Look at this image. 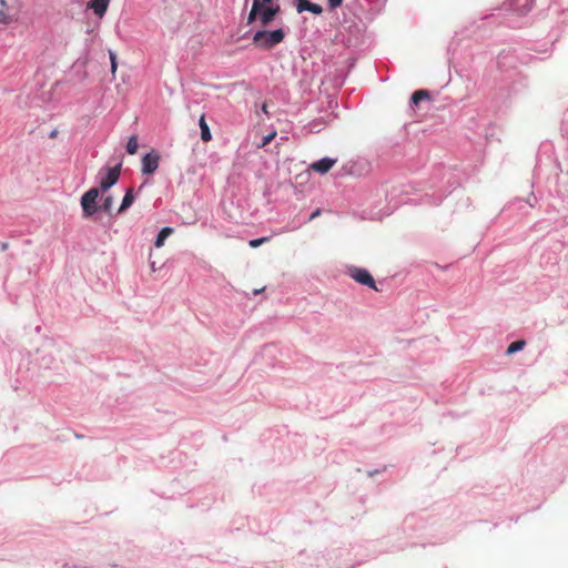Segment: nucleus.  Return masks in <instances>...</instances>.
<instances>
[{"label": "nucleus", "instance_id": "1", "mask_svg": "<svg viewBox=\"0 0 568 568\" xmlns=\"http://www.w3.org/2000/svg\"><path fill=\"white\" fill-rule=\"evenodd\" d=\"M285 38L283 29H276L273 31L260 30L256 31L252 38V43L258 49L271 50L275 45L280 44Z\"/></svg>", "mask_w": 568, "mask_h": 568}, {"label": "nucleus", "instance_id": "2", "mask_svg": "<svg viewBox=\"0 0 568 568\" xmlns=\"http://www.w3.org/2000/svg\"><path fill=\"white\" fill-rule=\"evenodd\" d=\"M121 174V164H118L113 168H103L100 170V189L102 191L109 190L111 186H113L120 178Z\"/></svg>", "mask_w": 568, "mask_h": 568}, {"label": "nucleus", "instance_id": "3", "mask_svg": "<svg viewBox=\"0 0 568 568\" xmlns=\"http://www.w3.org/2000/svg\"><path fill=\"white\" fill-rule=\"evenodd\" d=\"M99 197V189L92 187L87 191L81 197V206L83 211V215L85 217L92 216L99 210L97 205V200Z\"/></svg>", "mask_w": 568, "mask_h": 568}, {"label": "nucleus", "instance_id": "4", "mask_svg": "<svg viewBox=\"0 0 568 568\" xmlns=\"http://www.w3.org/2000/svg\"><path fill=\"white\" fill-rule=\"evenodd\" d=\"M349 275L357 283L366 285V286L377 291V287L375 285V281H374L373 276L371 275V273L367 270L361 268V267H352L349 270Z\"/></svg>", "mask_w": 568, "mask_h": 568}, {"label": "nucleus", "instance_id": "5", "mask_svg": "<svg viewBox=\"0 0 568 568\" xmlns=\"http://www.w3.org/2000/svg\"><path fill=\"white\" fill-rule=\"evenodd\" d=\"M160 162V155L152 151L145 154L142 159V173L143 174H153L158 168Z\"/></svg>", "mask_w": 568, "mask_h": 568}, {"label": "nucleus", "instance_id": "6", "mask_svg": "<svg viewBox=\"0 0 568 568\" xmlns=\"http://www.w3.org/2000/svg\"><path fill=\"white\" fill-rule=\"evenodd\" d=\"M280 6L266 7L261 9L260 22L262 27L268 26L280 12Z\"/></svg>", "mask_w": 568, "mask_h": 568}, {"label": "nucleus", "instance_id": "7", "mask_svg": "<svg viewBox=\"0 0 568 568\" xmlns=\"http://www.w3.org/2000/svg\"><path fill=\"white\" fill-rule=\"evenodd\" d=\"M336 162H337L336 159L324 158V159H321V160L314 162L311 165V169L315 172L324 174V173L328 172Z\"/></svg>", "mask_w": 568, "mask_h": 568}, {"label": "nucleus", "instance_id": "8", "mask_svg": "<svg viewBox=\"0 0 568 568\" xmlns=\"http://www.w3.org/2000/svg\"><path fill=\"white\" fill-rule=\"evenodd\" d=\"M110 0H91L88 3V8L92 9L98 17L102 18L106 12Z\"/></svg>", "mask_w": 568, "mask_h": 568}, {"label": "nucleus", "instance_id": "9", "mask_svg": "<svg viewBox=\"0 0 568 568\" xmlns=\"http://www.w3.org/2000/svg\"><path fill=\"white\" fill-rule=\"evenodd\" d=\"M199 125H200V129H201V139H202V141L210 142L212 140V134H211L210 128H209V125L206 123L204 114L201 115V118L199 120Z\"/></svg>", "mask_w": 568, "mask_h": 568}, {"label": "nucleus", "instance_id": "10", "mask_svg": "<svg viewBox=\"0 0 568 568\" xmlns=\"http://www.w3.org/2000/svg\"><path fill=\"white\" fill-rule=\"evenodd\" d=\"M12 22L11 16L8 12L7 0H0V24H9Z\"/></svg>", "mask_w": 568, "mask_h": 568}, {"label": "nucleus", "instance_id": "11", "mask_svg": "<svg viewBox=\"0 0 568 568\" xmlns=\"http://www.w3.org/2000/svg\"><path fill=\"white\" fill-rule=\"evenodd\" d=\"M261 9H262V3L260 2V0H253V4H252L251 11L247 17L248 24L254 22L257 18L260 19Z\"/></svg>", "mask_w": 568, "mask_h": 568}, {"label": "nucleus", "instance_id": "12", "mask_svg": "<svg viewBox=\"0 0 568 568\" xmlns=\"http://www.w3.org/2000/svg\"><path fill=\"white\" fill-rule=\"evenodd\" d=\"M134 201V194H133V190L132 189H129L122 200V203L118 210V213H122L124 212L126 209H129L132 203Z\"/></svg>", "mask_w": 568, "mask_h": 568}, {"label": "nucleus", "instance_id": "13", "mask_svg": "<svg viewBox=\"0 0 568 568\" xmlns=\"http://www.w3.org/2000/svg\"><path fill=\"white\" fill-rule=\"evenodd\" d=\"M172 233V229L171 227H163L156 239H155V246L156 247H161L163 244H164V241L166 240V237Z\"/></svg>", "mask_w": 568, "mask_h": 568}, {"label": "nucleus", "instance_id": "14", "mask_svg": "<svg viewBox=\"0 0 568 568\" xmlns=\"http://www.w3.org/2000/svg\"><path fill=\"white\" fill-rule=\"evenodd\" d=\"M428 99H430V94L427 90H417L412 95V102L414 104H418L419 101Z\"/></svg>", "mask_w": 568, "mask_h": 568}, {"label": "nucleus", "instance_id": "15", "mask_svg": "<svg viewBox=\"0 0 568 568\" xmlns=\"http://www.w3.org/2000/svg\"><path fill=\"white\" fill-rule=\"evenodd\" d=\"M525 345H526V342L524 339H519V341L513 342L508 346V348L506 351V354L507 355H511V354H514V353H516L518 351H521L525 347Z\"/></svg>", "mask_w": 568, "mask_h": 568}, {"label": "nucleus", "instance_id": "16", "mask_svg": "<svg viewBox=\"0 0 568 568\" xmlns=\"http://www.w3.org/2000/svg\"><path fill=\"white\" fill-rule=\"evenodd\" d=\"M139 143L138 138L135 135H132L129 138V141L126 143V152L131 155L135 154L138 152Z\"/></svg>", "mask_w": 568, "mask_h": 568}, {"label": "nucleus", "instance_id": "17", "mask_svg": "<svg viewBox=\"0 0 568 568\" xmlns=\"http://www.w3.org/2000/svg\"><path fill=\"white\" fill-rule=\"evenodd\" d=\"M109 58L111 63V73L113 77H115L116 70H118V61H116V54L114 51L109 50Z\"/></svg>", "mask_w": 568, "mask_h": 568}, {"label": "nucleus", "instance_id": "18", "mask_svg": "<svg viewBox=\"0 0 568 568\" xmlns=\"http://www.w3.org/2000/svg\"><path fill=\"white\" fill-rule=\"evenodd\" d=\"M112 205H113V199L112 196H106L104 200H103V204H102V210L104 212H106L109 215H112Z\"/></svg>", "mask_w": 568, "mask_h": 568}, {"label": "nucleus", "instance_id": "19", "mask_svg": "<svg viewBox=\"0 0 568 568\" xmlns=\"http://www.w3.org/2000/svg\"><path fill=\"white\" fill-rule=\"evenodd\" d=\"M270 241L268 236L254 239L248 242V245L253 248L261 246L264 243H267Z\"/></svg>", "mask_w": 568, "mask_h": 568}, {"label": "nucleus", "instance_id": "20", "mask_svg": "<svg viewBox=\"0 0 568 568\" xmlns=\"http://www.w3.org/2000/svg\"><path fill=\"white\" fill-rule=\"evenodd\" d=\"M311 2L308 0H297V11L303 12L307 11Z\"/></svg>", "mask_w": 568, "mask_h": 568}, {"label": "nucleus", "instance_id": "21", "mask_svg": "<svg viewBox=\"0 0 568 568\" xmlns=\"http://www.w3.org/2000/svg\"><path fill=\"white\" fill-rule=\"evenodd\" d=\"M307 11L314 13V14H321L323 12V9L320 4L317 3H312L310 4Z\"/></svg>", "mask_w": 568, "mask_h": 568}, {"label": "nucleus", "instance_id": "22", "mask_svg": "<svg viewBox=\"0 0 568 568\" xmlns=\"http://www.w3.org/2000/svg\"><path fill=\"white\" fill-rule=\"evenodd\" d=\"M276 135V132H272L270 133L268 135L264 136L263 139V142H262V145L261 146H265L267 145L268 143H271L273 141V139L275 138Z\"/></svg>", "mask_w": 568, "mask_h": 568}, {"label": "nucleus", "instance_id": "23", "mask_svg": "<svg viewBox=\"0 0 568 568\" xmlns=\"http://www.w3.org/2000/svg\"><path fill=\"white\" fill-rule=\"evenodd\" d=\"M329 9L334 10L342 6L343 0H327Z\"/></svg>", "mask_w": 568, "mask_h": 568}, {"label": "nucleus", "instance_id": "24", "mask_svg": "<svg viewBox=\"0 0 568 568\" xmlns=\"http://www.w3.org/2000/svg\"><path fill=\"white\" fill-rule=\"evenodd\" d=\"M262 110H263V112H264L265 114H268V111H267V104H266V103H264V104L262 105Z\"/></svg>", "mask_w": 568, "mask_h": 568}, {"label": "nucleus", "instance_id": "25", "mask_svg": "<svg viewBox=\"0 0 568 568\" xmlns=\"http://www.w3.org/2000/svg\"><path fill=\"white\" fill-rule=\"evenodd\" d=\"M272 0H260V2L262 3V7H264L265 3H270Z\"/></svg>", "mask_w": 568, "mask_h": 568}, {"label": "nucleus", "instance_id": "26", "mask_svg": "<svg viewBox=\"0 0 568 568\" xmlns=\"http://www.w3.org/2000/svg\"><path fill=\"white\" fill-rule=\"evenodd\" d=\"M263 290H264V288H262V291H263ZM260 292H261V290H260V288H256V290L254 291V294H257V293H260Z\"/></svg>", "mask_w": 568, "mask_h": 568}, {"label": "nucleus", "instance_id": "27", "mask_svg": "<svg viewBox=\"0 0 568 568\" xmlns=\"http://www.w3.org/2000/svg\"><path fill=\"white\" fill-rule=\"evenodd\" d=\"M317 215H318V211H316L315 213H313L312 217L317 216Z\"/></svg>", "mask_w": 568, "mask_h": 568}, {"label": "nucleus", "instance_id": "28", "mask_svg": "<svg viewBox=\"0 0 568 568\" xmlns=\"http://www.w3.org/2000/svg\"><path fill=\"white\" fill-rule=\"evenodd\" d=\"M7 246H8V244H6V243H4V244L2 245V250H6V248H7Z\"/></svg>", "mask_w": 568, "mask_h": 568}]
</instances>
